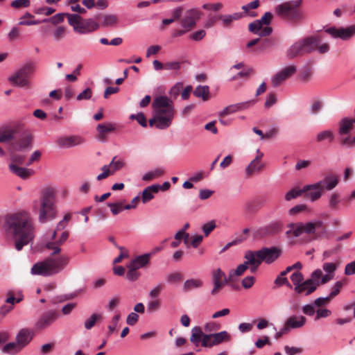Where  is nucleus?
Instances as JSON below:
<instances>
[{"label": "nucleus", "mask_w": 355, "mask_h": 355, "mask_svg": "<svg viewBox=\"0 0 355 355\" xmlns=\"http://www.w3.org/2000/svg\"><path fill=\"white\" fill-rule=\"evenodd\" d=\"M4 228L14 239L15 248L21 251L25 245L31 243L35 238V226L31 214L20 211L6 218Z\"/></svg>", "instance_id": "1"}, {"label": "nucleus", "mask_w": 355, "mask_h": 355, "mask_svg": "<svg viewBox=\"0 0 355 355\" xmlns=\"http://www.w3.org/2000/svg\"><path fill=\"white\" fill-rule=\"evenodd\" d=\"M321 39L319 36H310L299 40L295 42L286 52L290 59L298 56L311 53L318 49L320 53H325L329 51V46L327 43L320 45Z\"/></svg>", "instance_id": "2"}, {"label": "nucleus", "mask_w": 355, "mask_h": 355, "mask_svg": "<svg viewBox=\"0 0 355 355\" xmlns=\"http://www.w3.org/2000/svg\"><path fill=\"white\" fill-rule=\"evenodd\" d=\"M69 261V257H49L35 263L31 268V274L44 277L52 276L64 269Z\"/></svg>", "instance_id": "3"}, {"label": "nucleus", "mask_w": 355, "mask_h": 355, "mask_svg": "<svg viewBox=\"0 0 355 355\" xmlns=\"http://www.w3.org/2000/svg\"><path fill=\"white\" fill-rule=\"evenodd\" d=\"M55 189L53 187H46L41 191L40 199L38 219L40 223H46L56 217Z\"/></svg>", "instance_id": "4"}, {"label": "nucleus", "mask_w": 355, "mask_h": 355, "mask_svg": "<svg viewBox=\"0 0 355 355\" xmlns=\"http://www.w3.org/2000/svg\"><path fill=\"white\" fill-rule=\"evenodd\" d=\"M153 113L161 117L160 124L170 126L175 115L173 101L166 96H157L152 104Z\"/></svg>", "instance_id": "5"}, {"label": "nucleus", "mask_w": 355, "mask_h": 355, "mask_svg": "<svg viewBox=\"0 0 355 355\" xmlns=\"http://www.w3.org/2000/svg\"><path fill=\"white\" fill-rule=\"evenodd\" d=\"M302 3V0L286 1L277 6L275 11L282 19L295 22L302 18V13L299 10V7Z\"/></svg>", "instance_id": "6"}, {"label": "nucleus", "mask_w": 355, "mask_h": 355, "mask_svg": "<svg viewBox=\"0 0 355 355\" xmlns=\"http://www.w3.org/2000/svg\"><path fill=\"white\" fill-rule=\"evenodd\" d=\"M273 15L270 12H266L260 19L255 20L249 24V31L260 37H267L272 32V28L268 25L271 23Z\"/></svg>", "instance_id": "7"}, {"label": "nucleus", "mask_w": 355, "mask_h": 355, "mask_svg": "<svg viewBox=\"0 0 355 355\" xmlns=\"http://www.w3.org/2000/svg\"><path fill=\"white\" fill-rule=\"evenodd\" d=\"M35 70V64L29 62L19 69L15 74L9 78V81L13 85L18 87H28L30 84L28 76Z\"/></svg>", "instance_id": "8"}, {"label": "nucleus", "mask_w": 355, "mask_h": 355, "mask_svg": "<svg viewBox=\"0 0 355 355\" xmlns=\"http://www.w3.org/2000/svg\"><path fill=\"white\" fill-rule=\"evenodd\" d=\"M290 227L293 234L296 237L300 236L302 233L311 234H314L316 230H321L322 231L325 230L324 223L321 220H315L306 223H292L290 225Z\"/></svg>", "instance_id": "9"}, {"label": "nucleus", "mask_w": 355, "mask_h": 355, "mask_svg": "<svg viewBox=\"0 0 355 355\" xmlns=\"http://www.w3.org/2000/svg\"><path fill=\"white\" fill-rule=\"evenodd\" d=\"M231 340L230 334L226 331H222L215 334H209L205 336V339L202 342V346L211 348L223 343H227Z\"/></svg>", "instance_id": "10"}, {"label": "nucleus", "mask_w": 355, "mask_h": 355, "mask_svg": "<svg viewBox=\"0 0 355 355\" xmlns=\"http://www.w3.org/2000/svg\"><path fill=\"white\" fill-rule=\"evenodd\" d=\"M202 15V12L198 8L189 9L180 19V23L183 28H187L190 31L196 26Z\"/></svg>", "instance_id": "11"}, {"label": "nucleus", "mask_w": 355, "mask_h": 355, "mask_svg": "<svg viewBox=\"0 0 355 355\" xmlns=\"http://www.w3.org/2000/svg\"><path fill=\"white\" fill-rule=\"evenodd\" d=\"M338 183V178L337 175L334 174L327 175L322 180L313 184L306 185V189H319L323 192L327 191H331L335 188Z\"/></svg>", "instance_id": "12"}, {"label": "nucleus", "mask_w": 355, "mask_h": 355, "mask_svg": "<svg viewBox=\"0 0 355 355\" xmlns=\"http://www.w3.org/2000/svg\"><path fill=\"white\" fill-rule=\"evenodd\" d=\"M59 316V312L55 310H50L43 313L35 323V329L37 331H42L48 328L58 320Z\"/></svg>", "instance_id": "13"}, {"label": "nucleus", "mask_w": 355, "mask_h": 355, "mask_svg": "<svg viewBox=\"0 0 355 355\" xmlns=\"http://www.w3.org/2000/svg\"><path fill=\"white\" fill-rule=\"evenodd\" d=\"M212 282L214 283V288L211 292L212 295H217L225 284L232 282L229 281V277H226L225 272L220 268L212 271Z\"/></svg>", "instance_id": "14"}, {"label": "nucleus", "mask_w": 355, "mask_h": 355, "mask_svg": "<svg viewBox=\"0 0 355 355\" xmlns=\"http://www.w3.org/2000/svg\"><path fill=\"white\" fill-rule=\"evenodd\" d=\"M282 228L283 223L280 221H275L257 230L254 232V237L260 239L274 235L280 232Z\"/></svg>", "instance_id": "15"}, {"label": "nucleus", "mask_w": 355, "mask_h": 355, "mask_svg": "<svg viewBox=\"0 0 355 355\" xmlns=\"http://www.w3.org/2000/svg\"><path fill=\"white\" fill-rule=\"evenodd\" d=\"M326 32L333 37L348 40L355 35V24L346 28L331 27Z\"/></svg>", "instance_id": "16"}, {"label": "nucleus", "mask_w": 355, "mask_h": 355, "mask_svg": "<svg viewBox=\"0 0 355 355\" xmlns=\"http://www.w3.org/2000/svg\"><path fill=\"white\" fill-rule=\"evenodd\" d=\"M281 253L282 250L277 247L263 248L258 250V256L261 259V261H264L268 264H270L276 261L281 255Z\"/></svg>", "instance_id": "17"}, {"label": "nucleus", "mask_w": 355, "mask_h": 355, "mask_svg": "<svg viewBox=\"0 0 355 355\" xmlns=\"http://www.w3.org/2000/svg\"><path fill=\"white\" fill-rule=\"evenodd\" d=\"M21 130V125L15 124L0 128V143H8L15 139V135Z\"/></svg>", "instance_id": "18"}, {"label": "nucleus", "mask_w": 355, "mask_h": 355, "mask_svg": "<svg viewBox=\"0 0 355 355\" xmlns=\"http://www.w3.org/2000/svg\"><path fill=\"white\" fill-rule=\"evenodd\" d=\"M297 71L294 65L288 66L277 73L272 78V84L274 87L280 85L284 81L292 76Z\"/></svg>", "instance_id": "19"}, {"label": "nucleus", "mask_w": 355, "mask_h": 355, "mask_svg": "<svg viewBox=\"0 0 355 355\" xmlns=\"http://www.w3.org/2000/svg\"><path fill=\"white\" fill-rule=\"evenodd\" d=\"M257 155L255 158L251 161L245 168V173L248 177L252 176L256 172H261L264 168L265 164L261 161L263 153L259 149L257 150Z\"/></svg>", "instance_id": "20"}, {"label": "nucleus", "mask_w": 355, "mask_h": 355, "mask_svg": "<svg viewBox=\"0 0 355 355\" xmlns=\"http://www.w3.org/2000/svg\"><path fill=\"white\" fill-rule=\"evenodd\" d=\"M118 125L114 123L107 122L100 123L96 127L98 132L97 139L101 141H107V135L116 130Z\"/></svg>", "instance_id": "21"}, {"label": "nucleus", "mask_w": 355, "mask_h": 355, "mask_svg": "<svg viewBox=\"0 0 355 355\" xmlns=\"http://www.w3.org/2000/svg\"><path fill=\"white\" fill-rule=\"evenodd\" d=\"M244 258L245 259V264L250 268L251 272H255L261 263V259L258 256L257 251L248 250L245 252Z\"/></svg>", "instance_id": "22"}, {"label": "nucleus", "mask_w": 355, "mask_h": 355, "mask_svg": "<svg viewBox=\"0 0 355 355\" xmlns=\"http://www.w3.org/2000/svg\"><path fill=\"white\" fill-rule=\"evenodd\" d=\"M55 142L60 147L68 148L83 144L84 139L80 136L73 135L60 137L57 139Z\"/></svg>", "instance_id": "23"}, {"label": "nucleus", "mask_w": 355, "mask_h": 355, "mask_svg": "<svg viewBox=\"0 0 355 355\" xmlns=\"http://www.w3.org/2000/svg\"><path fill=\"white\" fill-rule=\"evenodd\" d=\"M318 288V284H314L312 280L309 279L304 280L300 285L294 287V291L297 294L304 295L305 296L313 293Z\"/></svg>", "instance_id": "24"}, {"label": "nucleus", "mask_w": 355, "mask_h": 355, "mask_svg": "<svg viewBox=\"0 0 355 355\" xmlns=\"http://www.w3.org/2000/svg\"><path fill=\"white\" fill-rule=\"evenodd\" d=\"M69 236V232L68 231H64L58 240L55 239L46 243V248L53 251L51 255H55L60 252V246L68 239Z\"/></svg>", "instance_id": "25"}, {"label": "nucleus", "mask_w": 355, "mask_h": 355, "mask_svg": "<svg viewBox=\"0 0 355 355\" xmlns=\"http://www.w3.org/2000/svg\"><path fill=\"white\" fill-rule=\"evenodd\" d=\"M34 336L33 330L28 328H23L19 331L16 336V342L22 348L31 343Z\"/></svg>", "instance_id": "26"}, {"label": "nucleus", "mask_w": 355, "mask_h": 355, "mask_svg": "<svg viewBox=\"0 0 355 355\" xmlns=\"http://www.w3.org/2000/svg\"><path fill=\"white\" fill-rule=\"evenodd\" d=\"M306 322V318L303 315H291L287 318L284 325L290 331L292 329L302 327Z\"/></svg>", "instance_id": "27"}, {"label": "nucleus", "mask_w": 355, "mask_h": 355, "mask_svg": "<svg viewBox=\"0 0 355 355\" xmlns=\"http://www.w3.org/2000/svg\"><path fill=\"white\" fill-rule=\"evenodd\" d=\"M9 169L12 173L24 180L28 178L34 173L31 169L21 167L15 164H10Z\"/></svg>", "instance_id": "28"}, {"label": "nucleus", "mask_w": 355, "mask_h": 355, "mask_svg": "<svg viewBox=\"0 0 355 355\" xmlns=\"http://www.w3.org/2000/svg\"><path fill=\"white\" fill-rule=\"evenodd\" d=\"M32 137L31 135H26L19 139L16 142L11 144V149L14 151L23 150L31 146Z\"/></svg>", "instance_id": "29"}, {"label": "nucleus", "mask_w": 355, "mask_h": 355, "mask_svg": "<svg viewBox=\"0 0 355 355\" xmlns=\"http://www.w3.org/2000/svg\"><path fill=\"white\" fill-rule=\"evenodd\" d=\"M150 257V254L138 256L130 263L128 267H132L136 270L145 267L149 263Z\"/></svg>", "instance_id": "30"}, {"label": "nucleus", "mask_w": 355, "mask_h": 355, "mask_svg": "<svg viewBox=\"0 0 355 355\" xmlns=\"http://www.w3.org/2000/svg\"><path fill=\"white\" fill-rule=\"evenodd\" d=\"M99 25L92 19L83 20L82 19L78 33H85L97 30Z\"/></svg>", "instance_id": "31"}, {"label": "nucleus", "mask_w": 355, "mask_h": 355, "mask_svg": "<svg viewBox=\"0 0 355 355\" xmlns=\"http://www.w3.org/2000/svg\"><path fill=\"white\" fill-rule=\"evenodd\" d=\"M160 189L159 185H151L146 187L141 193V200L143 203H147L154 198L153 193H157Z\"/></svg>", "instance_id": "32"}, {"label": "nucleus", "mask_w": 355, "mask_h": 355, "mask_svg": "<svg viewBox=\"0 0 355 355\" xmlns=\"http://www.w3.org/2000/svg\"><path fill=\"white\" fill-rule=\"evenodd\" d=\"M201 327L196 326L191 329V336L190 337V341L193 343L196 346H198L199 343L202 342L205 339V336Z\"/></svg>", "instance_id": "33"}, {"label": "nucleus", "mask_w": 355, "mask_h": 355, "mask_svg": "<svg viewBox=\"0 0 355 355\" xmlns=\"http://www.w3.org/2000/svg\"><path fill=\"white\" fill-rule=\"evenodd\" d=\"M260 42L258 43L257 46H256L253 51L256 53H260L266 51L267 49L271 48L275 44V40L270 37H266L261 39L262 37H260Z\"/></svg>", "instance_id": "34"}, {"label": "nucleus", "mask_w": 355, "mask_h": 355, "mask_svg": "<svg viewBox=\"0 0 355 355\" xmlns=\"http://www.w3.org/2000/svg\"><path fill=\"white\" fill-rule=\"evenodd\" d=\"M354 124H355L354 119H351L349 118L343 119L339 124V130L338 132L340 135H347L348 134L354 127Z\"/></svg>", "instance_id": "35"}, {"label": "nucleus", "mask_w": 355, "mask_h": 355, "mask_svg": "<svg viewBox=\"0 0 355 355\" xmlns=\"http://www.w3.org/2000/svg\"><path fill=\"white\" fill-rule=\"evenodd\" d=\"M259 5L260 1L259 0H254L247 3L246 5L242 6L241 9L243 10V17L245 15H248L252 17H256L257 13L254 11H251V10L257 9Z\"/></svg>", "instance_id": "36"}, {"label": "nucleus", "mask_w": 355, "mask_h": 355, "mask_svg": "<svg viewBox=\"0 0 355 355\" xmlns=\"http://www.w3.org/2000/svg\"><path fill=\"white\" fill-rule=\"evenodd\" d=\"M193 94L198 98H202L203 101H207L209 98V87L207 85H199L193 91Z\"/></svg>", "instance_id": "37"}, {"label": "nucleus", "mask_w": 355, "mask_h": 355, "mask_svg": "<svg viewBox=\"0 0 355 355\" xmlns=\"http://www.w3.org/2000/svg\"><path fill=\"white\" fill-rule=\"evenodd\" d=\"M242 17H243L242 12H235L232 15L218 16V19L223 21L225 26H229L234 20H238Z\"/></svg>", "instance_id": "38"}, {"label": "nucleus", "mask_w": 355, "mask_h": 355, "mask_svg": "<svg viewBox=\"0 0 355 355\" xmlns=\"http://www.w3.org/2000/svg\"><path fill=\"white\" fill-rule=\"evenodd\" d=\"M69 25L72 26L74 30L79 31L82 17L78 15L66 13Z\"/></svg>", "instance_id": "39"}, {"label": "nucleus", "mask_w": 355, "mask_h": 355, "mask_svg": "<svg viewBox=\"0 0 355 355\" xmlns=\"http://www.w3.org/2000/svg\"><path fill=\"white\" fill-rule=\"evenodd\" d=\"M309 190L310 189H306V186H304L302 189L294 188L286 193L285 200L287 201H290L293 199H295L296 198L302 196L304 193Z\"/></svg>", "instance_id": "40"}, {"label": "nucleus", "mask_w": 355, "mask_h": 355, "mask_svg": "<svg viewBox=\"0 0 355 355\" xmlns=\"http://www.w3.org/2000/svg\"><path fill=\"white\" fill-rule=\"evenodd\" d=\"M202 286V282L199 279H191L187 280L183 286L184 291H189L193 288H198Z\"/></svg>", "instance_id": "41"}, {"label": "nucleus", "mask_w": 355, "mask_h": 355, "mask_svg": "<svg viewBox=\"0 0 355 355\" xmlns=\"http://www.w3.org/2000/svg\"><path fill=\"white\" fill-rule=\"evenodd\" d=\"M249 268L248 266L244 262L243 263H241L237 266V268L235 270H232L229 273V281H234V277L236 276H241L242 275L244 272Z\"/></svg>", "instance_id": "42"}, {"label": "nucleus", "mask_w": 355, "mask_h": 355, "mask_svg": "<svg viewBox=\"0 0 355 355\" xmlns=\"http://www.w3.org/2000/svg\"><path fill=\"white\" fill-rule=\"evenodd\" d=\"M125 165V162L123 159H117L116 156H114L111 162L108 164L110 168L112 171V175L117 171L122 168Z\"/></svg>", "instance_id": "43"}, {"label": "nucleus", "mask_w": 355, "mask_h": 355, "mask_svg": "<svg viewBox=\"0 0 355 355\" xmlns=\"http://www.w3.org/2000/svg\"><path fill=\"white\" fill-rule=\"evenodd\" d=\"M334 139V134L331 130H324L319 132L317 135L316 140L318 142H322L327 140L329 143H331Z\"/></svg>", "instance_id": "44"}, {"label": "nucleus", "mask_w": 355, "mask_h": 355, "mask_svg": "<svg viewBox=\"0 0 355 355\" xmlns=\"http://www.w3.org/2000/svg\"><path fill=\"white\" fill-rule=\"evenodd\" d=\"M164 173V171L162 168H156L153 171H150L144 174L142 177V180L145 182L150 181L153 179L161 177Z\"/></svg>", "instance_id": "45"}, {"label": "nucleus", "mask_w": 355, "mask_h": 355, "mask_svg": "<svg viewBox=\"0 0 355 355\" xmlns=\"http://www.w3.org/2000/svg\"><path fill=\"white\" fill-rule=\"evenodd\" d=\"M23 348L17 342H12L6 344L3 349L6 353L15 354L19 352Z\"/></svg>", "instance_id": "46"}, {"label": "nucleus", "mask_w": 355, "mask_h": 355, "mask_svg": "<svg viewBox=\"0 0 355 355\" xmlns=\"http://www.w3.org/2000/svg\"><path fill=\"white\" fill-rule=\"evenodd\" d=\"M160 119L161 117L157 116L155 113H153V116L148 121L149 125L150 127L155 125L157 128L160 130H164L168 128L169 126L168 125H163L159 123H161Z\"/></svg>", "instance_id": "47"}, {"label": "nucleus", "mask_w": 355, "mask_h": 355, "mask_svg": "<svg viewBox=\"0 0 355 355\" xmlns=\"http://www.w3.org/2000/svg\"><path fill=\"white\" fill-rule=\"evenodd\" d=\"M102 318L101 314L94 313L85 322V327L87 329H91L96 324L98 320Z\"/></svg>", "instance_id": "48"}, {"label": "nucleus", "mask_w": 355, "mask_h": 355, "mask_svg": "<svg viewBox=\"0 0 355 355\" xmlns=\"http://www.w3.org/2000/svg\"><path fill=\"white\" fill-rule=\"evenodd\" d=\"M306 196L311 201H315L318 200L323 193V191L319 189H311L307 191Z\"/></svg>", "instance_id": "49"}, {"label": "nucleus", "mask_w": 355, "mask_h": 355, "mask_svg": "<svg viewBox=\"0 0 355 355\" xmlns=\"http://www.w3.org/2000/svg\"><path fill=\"white\" fill-rule=\"evenodd\" d=\"M30 5V0H14L10 3V6L15 9L28 8Z\"/></svg>", "instance_id": "50"}, {"label": "nucleus", "mask_w": 355, "mask_h": 355, "mask_svg": "<svg viewBox=\"0 0 355 355\" xmlns=\"http://www.w3.org/2000/svg\"><path fill=\"white\" fill-rule=\"evenodd\" d=\"M121 318L119 313L116 314L112 319L110 324L108 326L107 336H110L116 330L118 322Z\"/></svg>", "instance_id": "51"}, {"label": "nucleus", "mask_w": 355, "mask_h": 355, "mask_svg": "<svg viewBox=\"0 0 355 355\" xmlns=\"http://www.w3.org/2000/svg\"><path fill=\"white\" fill-rule=\"evenodd\" d=\"M291 279L293 285L297 286L304 281V275L301 272L295 271L291 275Z\"/></svg>", "instance_id": "52"}, {"label": "nucleus", "mask_w": 355, "mask_h": 355, "mask_svg": "<svg viewBox=\"0 0 355 355\" xmlns=\"http://www.w3.org/2000/svg\"><path fill=\"white\" fill-rule=\"evenodd\" d=\"M11 150H12L11 149ZM25 156L22 155L17 154L12 151L10 152V159L12 163L15 164H23L25 160Z\"/></svg>", "instance_id": "53"}, {"label": "nucleus", "mask_w": 355, "mask_h": 355, "mask_svg": "<svg viewBox=\"0 0 355 355\" xmlns=\"http://www.w3.org/2000/svg\"><path fill=\"white\" fill-rule=\"evenodd\" d=\"M25 17L33 18V16L31 13L26 12L24 16H22L20 18V21L19 22V25L31 26V25H37V24H38L40 23V21H37V20L26 21V20H25Z\"/></svg>", "instance_id": "54"}, {"label": "nucleus", "mask_w": 355, "mask_h": 355, "mask_svg": "<svg viewBox=\"0 0 355 355\" xmlns=\"http://www.w3.org/2000/svg\"><path fill=\"white\" fill-rule=\"evenodd\" d=\"M108 206L110 207L111 211H112V214L114 216L117 215L123 209H125L122 202L109 203Z\"/></svg>", "instance_id": "55"}, {"label": "nucleus", "mask_w": 355, "mask_h": 355, "mask_svg": "<svg viewBox=\"0 0 355 355\" xmlns=\"http://www.w3.org/2000/svg\"><path fill=\"white\" fill-rule=\"evenodd\" d=\"M255 102H256L255 100H251V101H245V102L236 103L235 106H236V112L245 110H247V109L251 107L255 103Z\"/></svg>", "instance_id": "56"}, {"label": "nucleus", "mask_w": 355, "mask_h": 355, "mask_svg": "<svg viewBox=\"0 0 355 355\" xmlns=\"http://www.w3.org/2000/svg\"><path fill=\"white\" fill-rule=\"evenodd\" d=\"M92 94H93V92H92V89L88 87V88H86L85 89H84L81 93H80L77 96L76 99H77V101H83V100H89V99H91Z\"/></svg>", "instance_id": "57"}, {"label": "nucleus", "mask_w": 355, "mask_h": 355, "mask_svg": "<svg viewBox=\"0 0 355 355\" xmlns=\"http://www.w3.org/2000/svg\"><path fill=\"white\" fill-rule=\"evenodd\" d=\"M102 173L97 175L96 180L101 181L103 179L107 178L110 175H112V171L108 165H104L102 168Z\"/></svg>", "instance_id": "58"}, {"label": "nucleus", "mask_w": 355, "mask_h": 355, "mask_svg": "<svg viewBox=\"0 0 355 355\" xmlns=\"http://www.w3.org/2000/svg\"><path fill=\"white\" fill-rule=\"evenodd\" d=\"M344 283L341 281H338L335 284L329 295L331 300L338 295Z\"/></svg>", "instance_id": "59"}, {"label": "nucleus", "mask_w": 355, "mask_h": 355, "mask_svg": "<svg viewBox=\"0 0 355 355\" xmlns=\"http://www.w3.org/2000/svg\"><path fill=\"white\" fill-rule=\"evenodd\" d=\"M117 21V18L115 15H107L103 16V26H109L115 24Z\"/></svg>", "instance_id": "60"}, {"label": "nucleus", "mask_w": 355, "mask_h": 355, "mask_svg": "<svg viewBox=\"0 0 355 355\" xmlns=\"http://www.w3.org/2000/svg\"><path fill=\"white\" fill-rule=\"evenodd\" d=\"M339 202H340L339 195L337 193H334L333 194H331L330 199H329V207L332 209H337L338 205Z\"/></svg>", "instance_id": "61"}, {"label": "nucleus", "mask_w": 355, "mask_h": 355, "mask_svg": "<svg viewBox=\"0 0 355 355\" xmlns=\"http://www.w3.org/2000/svg\"><path fill=\"white\" fill-rule=\"evenodd\" d=\"M221 328L220 324L216 322H209L205 324L204 329L206 332H211L218 331Z\"/></svg>", "instance_id": "62"}, {"label": "nucleus", "mask_w": 355, "mask_h": 355, "mask_svg": "<svg viewBox=\"0 0 355 355\" xmlns=\"http://www.w3.org/2000/svg\"><path fill=\"white\" fill-rule=\"evenodd\" d=\"M66 28L63 26H59L53 32V37L56 41H60L65 36Z\"/></svg>", "instance_id": "63"}, {"label": "nucleus", "mask_w": 355, "mask_h": 355, "mask_svg": "<svg viewBox=\"0 0 355 355\" xmlns=\"http://www.w3.org/2000/svg\"><path fill=\"white\" fill-rule=\"evenodd\" d=\"M128 271L126 274L127 278L130 281H135L137 280L139 277L140 276V273L137 272L136 269L132 268V267H128Z\"/></svg>", "instance_id": "64"}]
</instances>
